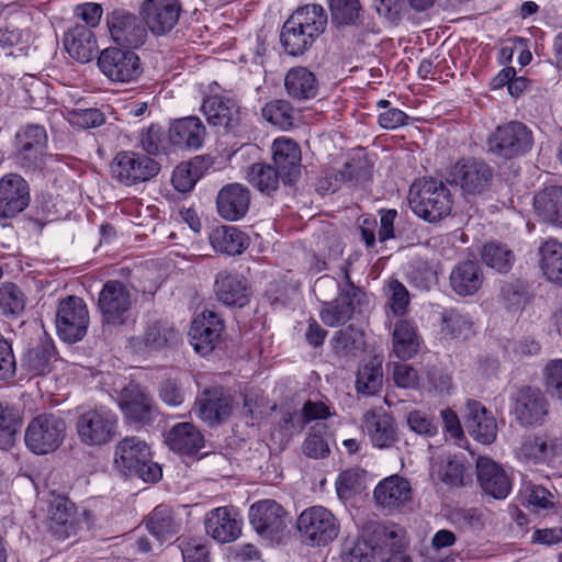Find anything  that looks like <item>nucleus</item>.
I'll return each instance as SVG.
<instances>
[{
	"label": "nucleus",
	"instance_id": "nucleus-19",
	"mask_svg": "<svg viewBox=\"0 0 562 562\" xmlns=\"http://www.w3.org/2000/svg\"><path fill=\"white\" fill-rule=\"evenodd\" d=\"M223 330L224 323L214 312H203L191 324L190 342L198 353L206 356L214 350Z\"/></svg>",
	"mask_w": 562,
	"mask_h": 562
},
{
	"label": "nucleus",
	"instance_id": "nucleus-29",
	"mask_svg": "<svg viewBox=\"0 0 562 562\" xmlns=\"http://www.w3.org/2000/svg\"><path fill=\"white\" fill-rule=\"evenodd\" d=\"M465 425L469 434L483 445H490L496 439V419L486 407L477 401L469 400L467 402Z\"/></svg>",
	"mask_w": 562,
	"mask_h": 562
},
{
	"label": "nucleus",
	"instance_id": "nucleus-31",
	"mask_svg": "<svg viewBox=\"0 0 562 562\" xmlns=\"http://www.w3.org/2000/svg\"><path fill=\"white\" fill-rule=\"evenodd\" d=\"M374 498L384 508L398 509L412 501L411 484L400 475H391L376 485Z\"/></svg>",
	"mask_w": 562,
	"mask_h": 562
},
{
	"label": "nucleus",
	"instance_id": "nucleus-27",
	"mask_svg": "<svg viewBox=\"0 0 562 562\" xmlns=\"http://www.w3.org/2000/svg\"><path fill=\"white\" fill-rule=\"evenodd\" d=\"M119 404L126 419L134 423L148 424L155 414L151 397L136 384L122 390Z\"/></svg>",
	"mask_w": 562,
	"mask_h": 562
},
{
	"label": "nucleus",
	"instance_id": "nucleus-56",
	"mask_svg": "<svg viewBox=\"0 0 562 562\" xmlns=\"http://www.w3.org/2000/svg\"><path fill=\"white\" fill-rule=\"evenodd\" d=\"M211 246H249V237L235 226L223 225L210 235Z\"/></svg>",
	"mask_w": 562,
	"mask_h": 562
},
{
	"label": "nucleus",
	"instance_id": "nucleus-7",
	"mask_svg": "<svg viewBox=\"0 0 562 562\" xmlns=\"http://www.w3.org/2000/svg\"><path fill=\"white\" fill-rule=\"evenodd\" d=\"M159 170V164L153 158L132 150L117 153L110 164L112 178L126 187L149 181Z\"/></svg>",
	"mask_w": 562,
	"mask_h": 562
},
{
	"label": "nucleus",
	"instance_id": "nucleus-44",
	"mask_svg": "<svg viewBox=\"0 0 562 562\" xmlns=\"http://www.w3.org/2000/svg\"><path fill=\"white\" fill-rule=\"evenodd\" d=\"M31 44V35L12 22L0 27V48L5 56H24Z\"/></svg>",
	"mask_w": 562,
	"mask_h": 562
},
{
	"label": "nucleus",
	"instance_id": "nucleus-50",
	"mask_svg": "<svg viewBox=\"0 0 562 562\" xmlns=\"http://www.w3.org/2000/svg\"><path fill=\"white\" fill-rule=\"evenodd\" d=\"M25 297L14 283H3L0 286V312L3 315L18 316L24 311Z\"/></svg>",
	"mask_w": 562,
	"mask_h": 562
},
{
	"label": "nucleus",
	"instance_id": "nucleus-30",
	"mask_svg": "<svg viewBox=\"0 0 562 562\" xmlns=\"http://www.w3.org/2000/svg\"><path fill=\"white\" fill-rule=\"evenodd\" d=\"M214 292L220 302L227 306H245L250 296L247 280L236 273L222 271L216 276Z\"/></svg>",
	"mask_w": 562,
	"mask_h": 562
},
{
	"label": "nucleus",
	"instance_id": "nucleus-34",
	"mask_svg": "<svg viewBox=\"0 0 562 562\" xmlns=\"http://www.w3.org/2000/svg\"><path fill=\"white\" fill-rule=\"evenodd\" d=\"M396 216V210H381L380 221L373 215L363 216L359 223L358 231L366 246H374L375 241L385 243L393 238Z\"/></svg>",
	"mask_w": 562,
	"mask_h": 562
},
{
	"label": "nucleus",
	"instance_id": "nucleus-61",
	"mask_svg": "<svg viewBox=\"0 0 562 562\" xmlns=\"http://www.w3.org/2000/svg\"><path fill=\"white\" fill-rule=\"evenodd\" d=\"M72 125L88 130L101 126L105 122L103 112L95 108L77 109L69 114Z\"/></svg>",
	"mask_w": 562,
	"mask_h": 562
},
{
	"label": "nucleus",
	"instance_id": "nucleus-28",
	"mask_svg": "<svg viewBox=\"0 0 562 562\" xmlns=\"http://www.w3.org/2000/svg\"><path fill=\"white\" fill-rule=\"evenodd\" d=\"M206 130L198 116H187L173 121L168 131V143L180 149H199L205 138Z\"/></svg>",
	"mask_w": 562,
	"mask_h": 562
},
{
	"label": "nucleus",
	"instance_id": "nucleus-63",
	"mask_svg": "<svg viewBox=\"0 0 562 562\" xmlns=\"http://www.w3.org/2000/svg\"><path fill=\"white\" fill-rule=\"evenodd\" d=\"M407 425L411 430L422 436L434 437L438 432L434 418L420 411H413L407 415Z\"/></svg>",
	"mask_w": 562,
	"mask_h": 562
},
{
	"label": "nucleus",
	"instance_id": "nucleus-37",
	"mask_svg": "<svg viewBox=\"0 0 562 562\" xmlns=\"http://www.w3.org/2000/svg\"><path fill=\"white\" fill-rule=\"evenodd\" d=\"M67 53L79 63H88L94 57L98 45L91 29L77 25L72 27L64 38Z\"/></svg>",
	"mask_w": 562,
	"mask_h": 562
},
{
	"label": "nucleus",
	"instance_id": "nucleus-42",
	"mask_svg": "<svg viewBox=\"0 0 562 562\" xmlns=\"http://www.w3.org/2000/svg\"><path fill=\"white\" fill-rule=\"evenodd\" d=\"M537 214L546 222L562 225V187H549L535 196Z\"/></svg>",
	"mask_w": 562,
	"mask_h": 562
},
{
	"label": "nucleus",
	"instance_id": "nucleus-58",
	"mask_svg": "<svg viewBox=\"0 0 562 562\" xmlns=\"http://www.w3.org/2000/svg\"><path fill=\"white\" fill-rule=\"evenodd\" d=\"M201 173L198 161L176 167L172 172L171 182L179 192H188L195 186Z\"/></svg>",
	"mask_w": 562,
	"mask_h": 562
},
{
	"label": "nucleus",
	"instance_id": "nucleus-51",
	"mask_svg": "<svg viewBox=\"0 0 562 562\" xmlns=\"http://www.w3.org/2000/svg\"><path fill=\"white\" fill-rule=\"evenodd\" d=\"M540 268L546 278L562 286V248H540Z\"/></svg>",
	"mask_w": 562,
	"mask_h": 562
},
{
	"label": "nucleus",
	"instance_id": "nucleus-1",
	"mask_svg": "<svg viewBox=\"0 0 562 562\" xmlns=\"http://www.w3.org/2000/svg\"><path fill=\"white\" fill-rule=\"evenodd\" d=\"M327 14L319 4L299 8L284 22L280 42L289 55H302L326 29Z\"/></svg>",
	"mask_w": 562,
	"mask_h": 562
},
{
	"label": "nucleus",
	"instance_id": "nucleus-14",
	"mask_svg": "<svg viewBox=\"0 0 562 562\" xmlns=\"http://www.w3.org/2000/svg\"><path fill=\"white\" fill-rule=\"evenodd\" d=\"M106 25L112 41L121 47L136 49L147 40L144 18L123 9L106 14Z\"/></svg>",
	"mask_w": 562,
	"mask_h": 562
},
{
	"label": "nucleus",
	"instance_id": "nucleus-64",
	"mask_svg": "<svg viewBox=\"0 0 562 562\" xmlns=\"http://www.w3.org/2000/svg\"><path fill=\"white\" fill-rule=\"evenodd\" d=\"M390 292L389 304L394 315H403L409 303V294L406 288L398 280H390L387 284Z\"/></svg>",
	"mask_w": 562,
	"mask_h": 562
},
{
	"label": "nucleus",
	"instance_id": "nucleus-32",
	"mask_svg": "<svg viewBox=\"0 0 562 562\" xmlns=\"http://www.w3.org/2000/svg\"><path fill=\"white\" fill-rule=\"evenodd\" d=\"M199 416L210 425L220 424L232 414V398L221 387L203 391L196 400Z\"/></svg>",
	"mask_w": 562,
	"mask_h": 562
},
{
	"label": "nucleus",
	"instance_id": "nucleus-35",
	"mask_svg": "<svg viewBox=\"0 0 562 562\" xmlns=\"http://www.w3.org/2000/svg\"><path fill=\"white\" fill-rule=\"evenodd\" d=\"M363 426L378 448H389L396 441L394 419L382 409L368 411L363 415Z\"/></svg>",
	"mask_w": 562,
	"mask_h": 562
},
{
	"label": "nucleus",
	"instance_id": "nucleus-33",
	"mask_svg": "<svg viewBox=\"0 0 562 562\" xmlns=\"http://www.w3.org/2000/svg\"><path fill=\"white\" fill-rule=\"evenodd\" d=\"M272 158L284 181L292 182L300 175L301 149L290 138L279 137L272 144Z\"/></svg>",
	"mask_w": 562,
	"mask_h": 562
},
{
	"label": "nucleus",
	"instance_id": "nucleus-48",
	"mask_svg": "<svg viewBox=\"0 0 562 562\" xmlns=\"http://www.w3.org/2000/svg\"><path fill=\"white\" fill-rule=\"evenodd\" d=\"M146 527L160 541L169 540L178 531L172 515L167 509L160 507H157L151 513Z\"/></svg>",
	"mask_w": 562,
	"mask_h": 562
},
{
	"label": "nucleus",
	"instance_id": "nucleus-15",
	"mask_svg": "<svg viewBox=\"0 0 562 562\" xmlns=\"http://www.w3.org/2000/svg\"><path fill=\"white\" fill-rule=\"evenodd\" d=\"M493 171L484 161L462 159L456 162L447 172V181L459 187L464 194H481L492 182Z\"/></svg>",
	"mask_w": 562,
	"mask_h": 562
},
{
	"label": "nucleus",
	"instance_id": "nucleus-54",
	"mask_svg": "<svg viewBox=\"0 0 562 562\" xmlns=\"http://www.w3.org/2000/svg\"><path fill=\"white\" fill-rule=\"evenodd\" d=\"M375 552L362 538L347 539L341 551L342 562H376Z\"/></svg>",
	"mask_w": 562,
	"mask_h": 562
},
{
	"label": "nucleus",
	"instance_id": "nucleus-25",
	"mask_svg": "<svg viewBox=\"0 0 562 562\" xmlns=\"http://www.w3.org/2000/svg\"><path fill=\"white\" fill-rule=\"evenodd\" d=\"M476 476L482 490L496 499H504L512 490V480L506 471L488 457L477 458Z\"/></svg>",
	"mask_w": 562,
	"mask_h": 562
},
{
	"label": "nucleus",
	"instance_id": "nucleus-45",
	"mask_svg": "<svg viewBox=\"0 0 562 562\" xmlns=\"http://www.w3.org/2000/svg\"><path fill=\"white\" fill-rule=\"evenodd\" d=\"M363 344L362 330L352 325L337 330L330 339L334 353L339 358L355 357Z\"/></svg>",
	"mask_w": 562,
	"mask_h": 562
},
{
	"label": "nucleus",
	"instance_id": "nucleus-60",
	"mask_svg": "<svg viewBox=\"0 0 562 562\" xmlns=\"http://www.w3.org/2000/svg\"><path fill=\"white\" fill-rule=\"evenodd\" d=\"M324 432V426L313 427V431L305 438L302 449L307 458L319 459L329 456L330 449L323 436Z\"/></svg>",
	"mask_w": 562,
	"mask_h": 562
},
{
	"label": "nucleus",
	"instance_id": "nucleus-10",
	"mask_svg": "<svg viewBox=\"0 0 562 562\" xmlns=\"http://www.w3.org/2000/svg\"><path fill=\"white\" fill-rule=\"evenodd\" d=\"M47 134L44 126L29 124L21 127L14 138V157L25 170H37L45 165Z\"/></svg>",
	"mask_w": 562,
	"mask_h": 562
},
{
	"label": "nucleus",
	"instance_id": "nucleus-57",
	"mask_svg": "<svg viewBox=\"0 0 562 562\" xmlns=\"http://www.w3.org/2000/svg\"><path fill=\"white\" fill-rule=\"evenodd\" d=\"M483 262L499 273H507L515 261V255L509 248H482Z\"/></svg>",
	"mask_w": 562,
	"mask_h": 562
},
{
	"label": "nucleus",
	"instance_id": "nucleus-20",
	"mask_svg": "<svg viewBox=\"0 0 562 562\" xmlns=\"http://www.w3.org/2000/svg\"><path fill=\"white\" fill-rule=\"evenodd\" d=\"M30 202L27 182L19 175L10 173L0 180V218L7 220L21 213Z\"/></svg>",
	"mask_w": 562,
	"mask_h": 562
},
{
	"label": "nucleus",
	"instance_id": "nucleus-36",
	"mask_svg": "<svg viewBox=\"0 0 562 562\" xmlns=\"http://www.w3.org/2000/svg\"><path fill=\"white\" fill-rule=\"evenodd\" d=\"M368 535L362 538L376 555L389 550L392 553L404 546V530L395 525L372 524L367 529Z\"/></svg>",
	"mask_w": 562,
	"mask_h": 562
},
{
	"label": "nucleus",
	"instance_id": "nucleus-23",
	"mask_svg": "<svg viewBox=\"0 0 562 562\" xmlns=\"http://www.w3.org/2000/svg\"><path fill=\"white\" fill-rule=\"evenodd\" d=\"M250 200V191L244 184L237 182L226 184L216 196L217 213L226 221H239L246 216Z\"/></svg>",
	"mask_w": 562,
	"mask_h": 562
},
{
	"label": "nucleus",
	"instance_id": "nucleus-40",
	"mask_svg": "<svg viewBox=\"0 0 562 562\" xmlns=\"http://www.w3.org/2000/svg\"><path fill=\"white\" fill-rule=\"evenodd\" d=\"M284 86L288 94L297 101L313 99L318 91L315 75L305 67L291 68L285 75Z\"/></svg>",
	"mask_w": 562,
	"mask_h": 562
},
{
	"label": "nucleus",
	"instance_id": "nucleus-38",
	"mask_svg": "<svg viewBox=\"0 0 562 562\" xmlns=\"http://www.w3.org/2000/svg\"><path fill=\"white\" fill-rule=\"evenodd\" d=\"M166 443L176 452L193 454L204 446L201 431L191 423L175 425L166 436Z\"/></svg>",
	"mask_w": 562,
	"mask_h": 562
},
{
	"label": "nucleus",
	"instance_id": "nucleus-17",
	"mask_svg": "<svg viewBox=\"0 0 562 562\" xmlns=\"http://www.w3.org/2000/svg\"><path fill=\"white\" fill-rule=\"evenodd\" d=\"M249 520L261 537L273 540L286 529L288 513L276 501L265 499L250 506Z\"/></svg>",
	"mask_w": 562,
	"mask_h": 562
},
{
	"label": "nucleus",
	"instance_id": "nucleus-52",
	"mask_svg": "<svg viewBox=\"0 0 562 562\" xmlns=\"http://www.w3.org/2000/svg\"><path fill=\"white\" fill-rule=\"evenodd\" d=\"M441 330L452 338L467 339L473 333V322L468 316L451 310L442 317Z\"/></svg>",
	"mask_w": 562,
	"mask_h": 562
},
{
	"label": "nucleus",
	"instance_id": "nucleus-8",
	"mask_svg": "<svg viewBox=\"0 0 562 562\" xmlns=\"http://www.w3.org/2000/svg\"><path fill=\"white\" fill-rule=\"evenodd\" d=\"M296 525L302 541L308 546H326L339 532L338 520L323 506H312L303 510Z\"/></svg>",
	"mask_w": 562,
	"mask_h": 562
},
{
	"label": "nucleus",
	"instance_id": "nucleus-2",
	"mask_svg": "<svg viewBox=\"0 0 562 562\" xmlns=\"http://www.w3.org/2000/svg\"><path fill=\"white\" fill-rule=\"evenodd\" d=\"M408 203L413 212L430 223L450 214L452 196L447 186L434 178L416 180L408 190Z\"/></svg>",
	"mask_w": 562,
	"mask_h": 562
},
{
	"label": "nucleus",
	"instance_id": "nucleus-13",
	"mask_svg": "<svg viewBox=\"0 0 562 562\" xmlns=\"http://www.w3.org/2000/svg\"><path fill=\"white\" fill-rule=\"evenodd\" d=\"M100 71L112 82L128 83L142 72L140 59L131 48L108 47L98 57Z\"/></svg>",
	"mask_w": 562,
	"mask_h": 562
},
{
	"label": "nucleus",
	"instance_id": "nucleus-9",
	"mask_svg": "<svg viewBox=\"0 0 562 562\" xmlns=\"http://www.w3.org/2000/svg\"><path fill=\"white\" fill-rule=\"evenodd\" d=\"M133 296L126 284L119 280H109L103 284L98 297V308L102 323L123 326L131 318Z\"/></svg>",
	"mask_w": 562,
	"mask_h": 562
},
{
	"label": "nucleus",
	"instance_id": "nucleus-43",
	"mask_svg": "<svg viewBox=\"0 0 562 562\" xmlns=\"http://www.w3.org/2000/svg\"><path fill=\"white\" fill-rule=\"evenodd\" d=\"M383 385L382 359L371 357L362 363L357 372L356 389L364 395H375Z\"/></svg>",
	"mask_w": 562,
	"mask_h": 562
},
{
	"label": "nucleus",
	"instance_id": "nucleus-49",
	"mask_svg": "<svg viewBox=\"0 0 562 562\" xmlns=\"http://www.w3.org/2000/svg\"><path fill=\"white\" fill-rule=\"evenodd\" d=\"M52 348L37 345L27 350L22 360V367L33 375H42L49 371Z\"/></svg>",
	"mask_w": 562,
	"mask_h": 562
},
{
	"label": "nucleus",
	"instance_id": "nucleus-46",
	"mask_svg": "<svg viewBox=\"0 0 562 562\" xmlns=\"http://www.w3.org/2000/svg\"><path fill=\"white\" fill-rule=\"evenodd\" d=\"M499 300L508 311H519L529 300L528 284L520 280L503 282L499 292Z\"/></svg>",
	"mask_w": 562,
	"mask_h": 562
},
{
	"label": "nucleus",
	"instance_id": "nucleus-12",
	"mask_svg": "<svg viewBox=\"0 0 562 562\" xmlns=\"http://www.w3.org/2000/svg\"><path fill=\"white\" fill-rule=\"evenodd\" d=\"M344 283L336 299L323 302L321 319L328 327H338L347 324L355 314L356 305L364 296L362 290L352 282L348 268L344 269Z\"/></svg>",
	"mask_w": 562,
	"mask_h": 562
},
{
	"label": "nucleus",
	"instance_id": "nucleus-41",
	"mask_svg": "<svg viewBox=\"0 0 562 562\" xmlns=\"http://www.w3.org/2000/svg\"><path fill=\"white\" fill-rule=\"evenodd\" d=\"M392 340L393 352L398 359H411L419 349V337L416 327L407 319L395 323Z\"/></svg>",
	"mask_w": 562,
	"mask_h": 562
},
{
	"label": "nucleus",
	"instance_id": "nucleus-18",
	"mask_svg": "<svg viewBox=\"0 0 562 562\" xmlns=\"http://www.w3.org/2000/svg\"><path fill=\"white\" fill-rule=\"evenodd\" d=\"M180 12L178 0H145L140 7L147 31L157 36L167 34L176 26Z\"/></svg>",
	"mask_w": 562,
	"mask_h": 562
},
{
	"label": "nucleus",
	"instance_id": "nucleus-6",
	"mask_svg": "<svg viewBox=\"0 0 562 562\" xmlns=\"http://www.w3.org/2000/svg\"><path fill=\"white\" fill-rule=\"evenodd\" d=\"M90 324L86 302L78 296L68 295L60 300L55 314L58 337L69 344L82 340Z\"/></svg>",
	"mask_w": 562,
	"mask_h": 562
},
{
	"label": "nucleus",
	"instance_id": "nucleus-16",
	"mask_svg": "<svg viewBox=\"0 0 562 562\" xmlns=\"http://www.w3.org/2000/svg\"><path fill=\"white\" fill-rule=\"evenodd\" d=\"M180 339L172 324L162 319H150L144 325L142 335L128 339V346L137 353H154L171 348Z\"/></svg>",
	"mask_w": 562,
	"mask_h": 562
},
{
	"label": "nucleus",
	"instance_id": "nucleus-26",
	"mask_svg": "<svg viewBox=\"0 0 562 562\" xmlns=\"http://www.w3.org/2000/svg\"><path fill=\"white\" fill-rule=\"evenodd\" d=\"M49 528L58 539L75 535L79 525L76 507L72 502L61 495H52L47 507Z\"/></svg>",
	"mask_w": 562,
	"mask_h": 562
},
{
	"label": "nucleus",
	"instance_id": "nucleus-55",
	"mask_svg": "<svg viewBox=\"0 0 562 562\" xmlns=\"http://www.w3.org/2000/svg\"><path fill=\"white\" fill-rule=\"evenodd\" d=\"M521 451L536 462L544 461L559 453L558 446L553 440L539 436L527 439L521 447Z\"/></svg>",
	"mask_w": 562,
	"mask_h": 562
},
{
	"label": "nucleus",
	"instance_id": "nucleus-53",
	"mask_svg": "<svg viewBox=\"0 0 562 562\" xmlns=\"http://www.w3.org/2000/svg\"><path fill=\"white\" fill-rule=\"evenodd\" d=\"M333 21L338 24L352 25L360 19L359 0H329Z\"/></svg>",
	"mask_w": 562,
	"mask_h": 562
},
{
	"label": "nucleus",
	"instance_id": "nucleus-4",
	"mask_svg": "<svg viewBox=\"0 0 562 562\" xmlns=\"http://www.w3.org/2000/svg\"><path fill=\"white\" fill-rule=\"evenodd\" d=\"M66 422L54 414H40L29 423L24 441L35 454L43 456L56 451L64 442Z\"/></svg>",
	"mask_w": 562,
	"mask_h": 562
},
{
	"label": "nucleus",
	"instance_id": "nucleus-59",
	"mask_svg": "<svg viewBox=\"0 0 562 562\" xmlns=\"http://www.w3.org/2000/svg\"><path fill=\"white\" fill-rule=\"evenodd\" d=\"M19 426L20 422L13 411L0 403V449L13 446Z\"/></svg>",
	"mask_w": 562,
	"mask_h": 562
},
{
	"label": "nucleus",
	"instance_id": "nucleus-11",
	"mask_svg": "<svg viewBox=\"0 0 562 562\" xmlns=\"http://www.w3.org/2000/svg\"><path fill=\"white\" fill-rule=\"evenodd\" d=\"M532 144L531 131L524 123L517 121L498 126L488 138L490 151L506 159L529 151Z\"/></svg>",
	"mask_w": 562,
	"mask_h": 562
},
{
	"label": "nucleus",
	"instance_id": "nucleus-5",
	"mask_svg": "<svg viewBox=\"0 0 562 562\" xmlns=\"http://www.w3.org/2000/svg\"><path fill=\"white\" fill-rule=\"evenodd\" d=\"M76 432L83 446L101 447L116 437L117 416L105 407L89 409L78 416Z\"/></svg>",
	"mask_w": 562,
	"mask_h": 562
},
{
	"label": "nucleus",
	"instance_id": "nucleus-39",
	"mask_svg": "<svg viewBox=\"0 0 562 562\" xmlns=\"http://www.w3.org/2000/svg\"><path fill=\"white\" fill-rule=\"evenodd\" d=\"M450 283L457 294L462 296L473 295L482 286V270L475 261H463L452 270Z\"/></svg>",
	"mask_w": 562,
	"mask_h": 562
},
{
	"label": "nucleus",
	"instance_id": "nucleus-47",
	"mask_svg": "<svg viewBox=\"0 0 562 562\" xmlns=\"http://www.w3.org/2000/svg\"><path fill=\"white\" fill-rule=\"evenodd\" d=\"M279 170L277 171L268 164L257 162L249 167L247 171V180L260 192L270 193L278 188Z\"/></svg>",
	"mask_w": 562,
	"mask_h": 562
},
{
	"label": "nucleus",
	"instance_id": "nucleus-62",
	"mask_svg": "<svg viewBox=\"0 0 562 562\" xmlns=\"http://www.w3.org/2000/svg\"><path fill=\"white\" fill-rule=\"evenodd\" d=\"M263 117L281 128L293 124L292 115L289 113V104L283 101H274L262 109Z\"/></svg>",
	"mask_w": 562,
	"mask_h": 562
},
{
	"label": "nucleus",
	"instance_id": "nucleus-24",
	"mask_svg": "<svg viewBox=\"0 0 562 562\" xmlns=\"http://www.w3.org/2000/svg\"><path fill=\"white\" fill-rule=\"evenodd\" d=\"M205 530L220 543L235 541L241 533V520L233 507H217L205 517Z\"/></svg>",
	"mask_w": 562,
	"mask_h": 562
},
{
	"label": "nucleus",
	"instance_id": "nucleus-22",
	"mask_svg": "<svg viewBox=\"0 0 562 562\" xmlns=\"http://www.w3.org/2000/svg\"><path fill=\"white\" fill-rule=\"evenodd\" d=\"M549 403L544 395L537 389L524 387L516 397L514 415L522 426L541 425L548 415Z\"/></svg>",
	"mask_w": 562,
	"mask_h": 562
},
{
	"label": "nucleus",
	"instance_id": "nucleus-21",
	"mask_svg": "<svg viewBox=\"0 0 562 562\" xmlns=\"http://www.w3.org/2000/svg\"><path fill=\"white\" fill-rule=\"evenodd\" d=\"M209 124L233 132L239 126L241 113L238 102L227 95H210L202 103Z\"/></svg>",
	"mask_w": 562,
	"mask_h": 562
},
{
	"label": "nucleus",
	"instance_id": "nucleus-3",
	"mask_svg": "<svg viewBox=\"0 0 562 562\" xmlns=\"http://www.w3.org/2000/svg\"><path fill=\"white\" fill-rule=\"evenodd\" d=\"M114 464L126 476H136L144 482H156L162 471L151 461L147 443L137 437H125L115 447Z\"/></svg>",
	"mask_w": 562,
	"mask_h": 562
}]
</instances>
